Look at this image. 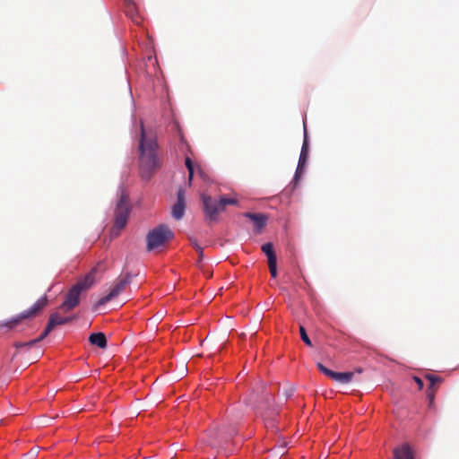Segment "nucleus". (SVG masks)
Returning a JSON list of instances; mask_svg holds the SVG:
<instances>
[{
  "mask_svg": "<svg viewBox=\"0 0 459 459\" xmlns=\"http://www.w3.org/2000/svg\"><path fill=\"white\" fill-rule=\"evenodd\" d=\"M244 216L250 219L254 222L257 231L265 226L268 220L267 216L263 213L246 212Z\"/></svg>",
  "mask_w": 459,
  "mask_h": 459,
  "instance_id": "4468645a",
  "label": "nucleus"
},
{
  "mask_svg": "<svg viewBox=\"0 0 459 459\" xmlns=\"http://www.w3.org/2000/svg\"><path fill=\"white\" fill-rule=\"evenodd\" d=\"M307 154L300 152L298 168L296 169L295 176H294L295 182H297L299 180V177L301 176L303 168L307 162Z\"/></svg>",
  "mask_w": 459,
  "mask_h": 459,
  "instance_id": "f3484780",
  "label": "nucleus"
},
{
  "mask_svg": "<svg viewBox=\"0 0 459 459\" xmlns=\"http://www.w3.org/2000/svg\"><path fill=\"white\" fill-rule=\"evenodd\" d=\"M186 209V200H185V191L182 188H179L177 193V202L172 206V216L176 220H181L185 214Z\"/></svg>",
  "mask_w": 459,
  "mask_h": 459,
  "instance_id": "9b49d317",
  "label": "nucleus"
},
{
  "mask_svg": "<svg viewBox=\"0 0 459 459\" xmlns=\"http://www.w3.org/2000/svg\"><path fill=\"white\" fill-rule=\"evenodd\" d=\"M54 329L52 328V326L48 323L47 324V326L45 328V330L43 331V333L39 335V337L37 338V341L40 342L42 341L43 339H45L48 334L49 333H51Z\"/></svg>",
  "mask_w": 459,
  "mask_h": 459,
  "instance_id": "412c9836",
  "label": "nucleus"
},
{
  "mask_svg": "<svg viewBox=\"0 0 459 459\" xmlns=\"http://www.w3.org/2000/svg\"><path fill=\"white\" fill-rule=\"evenodd\" d=\"M185 163H186V167L188 170V181H189V184H191V181L194 177L195 167H194V164L189 157L186 158Z\"/></svg>",
  "mask_w": 459,
  "mask_h": 459,
  "instance_id": "a211bd4d",
  "label": "nucleus"
},
{
  "mask_svg": "<svg viewBox=\"0 0 459 459\" xmlns=\"http://www.w3.org/2000/svg\"><path fill=\"white\" fill-rule=\"evenodd\" d=\"M89 342L91 344L95 345L100 349H104L107 346V338L103 333H91L89 336Z\"/></svg>",
  "mask_w": 459,
  "mask_h": 459,
  "instance_id": "dca6fc26",
  "label": "nucleus"
},
{
  "mask_svg": "<svg viewBox=\"0 0 459 459\" xmlns=\"http://www.w3.org/2000/svg\"><path fill=\"white\" fill-rule=\"evenodd\" d=\"M262 251L266 255L268 266L273 278L277 276V257L272 243H265L262 246Z\"/></svg>",
  "mask_w": 459,
  "mask_h": 459,
  "instance_id": "9d476101",
  "label": "nucleus"
},
{
  "mask_svg": "<svg viewBox=\"0 0 459 459\" xmlns=\"http://www.w3.org/2000/svg\"><path fill=\"white\" fill-rule=\"evenodd\" d=\"M74 318V316H63L59 312H55L49 316L48 323L55 329L58 325L70 323Z\"/></svg>",
  "mask_w": 459,
  "mask_h": 459,
  "instance_id": "ddd939ff",
  "label": "nucleus"
},
{
  "mask_svg": "<svg viewBox=\"0 0 459 459\" xmlns=\"http://www.w3.org/2000/svg\"><path fill=\"white\" fill-rule=\"evenodd\" d=\"M425 377L429 382V386L428 388V397L431 403L434 399V393H435L434 387L437 385L441 383L442 378L438 376H435V375H431V374H427L425 376Z\"/></svg>",
  "mask_w": 459,
  "mask_h": 459,
  "instance_id": "2eb2a0df",
  "label": "nucleus"
},
{
  "mask_svg": "<svg viewBox=\"0 0 459 459\" xmlns=\"http://www.w3.org/2000/svg\"><path fill=\"white\" fill-rule=\"evenodd\" d=\"M140 131L139 170L142 178L149 180L160 169L161 160L158 154L156 136L145 131L143 122Z\"/></svg>",
  "mask_w": 459,
  "mask_h": 459,
  "instance_id": "f257e3e1",
  "label": "nucleus"
},
{
  "mask_svg": "<svg viewBox=\"0 0 459 459\" xmlns=\"http://www.w3.org/2000/svg\"><path fill=\"white\" fill-rule=\"evenodd\" d=\"M37 342H39V341H37V339H34V340H31L28 342H16L14 344L15 348H21V347H30L34 344H36Z\"/></svg>",
  "mask_w": 459,
  "mask_h": 459,
  "instance_id": "4be33fe9",
  "label": "nucleus"
},
{
  "mask_svg": "<svg viewBox=\"0 0 459 459\" xmlns=\"http://www.w3.org/2000/svg\"><path fill=\"white\" fill-rule=\"evenodd\" d=\"M301 153H306L308 155V143H307V138L305 137L304 139V142H303V144H302V148H301Z\"/></svg>",
  "mask_w": 459,
  "mask_h": 459,
  "instance_id": "5701e85b",
  "label": "nucleus"
},
{
  "mask_svg": "<svg viewBox=\"0 0 459 459\" xmlns=\"http://www.w3.org/2000/svg\"><path fill=\"white\" fill-rule=\"evenodd\" d=\"M201 199L205 216L210 221H216L218 214L225 209L226 205L237 204V200L234 198L221 197L218 201L204 194L201 195Z\"/></svg>",
  "mask_w": 459,
  "mask_h": 459,
  "instance_id": "20e7f679",
  "label": "nucleus"
},
{
  "mask_svg": "<svg viewBox=\"0 0 459 459\" xmlns=\"http://www.w3.org/2000/svg\"><path fill=\"white\" fill-rule=\"evenodd\" d=\"M129 211L130 207L128 195L125 192H122L114 211L115 224L114 229L112 230L113 236H118L119 231L126 227L127 223Z\"/></svg>",
  "mask_w": 459,
  "mask_h": 459,
  "instance_id": "423d86ee",
  "label": "nucleus"
},
{
  "mask_svg": "<svg viewBox=\"0 0 459 459\" xmlns=\"http://www.w3.org/2000/svg\"><path fill=\"white\" fill-rule=\"evenodd\" d=\"M414 380L417 383L419 389H422V387L424 385L422 380L418 377H414Z\"/></svg>",
  "mask_w": 459,
  "mask_h": 459,
  "instance_id": "393cba45",
  "label": "nucleus"
},
{
  "mask_svg": "<svg viewBox=\"0 0 459 459\" xmlns=\"http://www.w3.org/2000/svg\"><path fill=\"white\" fill-rule=\"evenodd\" d=\"M48 305V297L44 295L39 299L29 309L24 310L17 316L1 324L2 327L14 328L22 320L36 316Z\"/></svg>",
  "mask_w": 459,
  "mask_h": 459,
  "instance_id": "0eeeda50",
  "label": "nucleus"
},
{
  "mask_svg": "<svg viewBox=\"0 0 459 459\" xmlns=\"http://www.w3.org/2000/svg\"><path fill=\"white\" fill-rule=\"evenodd\" d=\"M196 252L199 255V259H198V263H199V262H201V260L203 259V256H204V252H203L202 247L196 246Z\"/></svg>",
  "mask_w": 459,
  "mask_h": 459,
  "instance_id": "b1692460",
  "label": "nucleus"
},
{
  "mask_svg": "<svg viewBox=\"0 0 459 459\" xmlns=\"http://www.w3.org/2000/svg\"><path fill=\"white\" fill-rule=\"evenodd\" d=\"M124 2L128 7L134 6V0H124Z\"/></svg>",
  "mask_w": 459,
  "mask_h": 459,
  "instance_id": "a878e982",
  "label": "nucleus"
},
{
  "mask_svg": "<svg viewBox=\"0 0 459 459\" xmlns=\"http://www.w3.org/2000/svg\"><path fill=\"white\" fill-rule=\"evenodd\" d=\"M131 282V275L126 273L123 277L119 278L117 281L115 282L114 286L110 289L108 295L100 299L95 304V309H98L100 307L105 305L109 302L118 295H120Z\"/></svg>",
  "mask_w": 459,
  "mask_h": 459,
  "instance_id": "6e6552de",
  "label": "nucleus"
},
{
  "mask_svg": "<svg viewBox=\"0 0 459 459\" xmlns=\"http://www.w3.org/2000/svg\"><path fill=\"white\" fill-rule=\"evenodd\" d=\"M393 454L394 459H415L413 451L408 444L395 447Z\"/></svg>",
  "mask_w": 459,
  "mask_h": 459,
  "instance_id": "f8f14e48",
  "label": "nucleus"
},
{
  "mask_svg": "<svg viewBox=\"0 0 459 459\" xmlns=\"http://www.w3.org/2000/svg\"><path fill=\"white\" fill-rule=\"evenodd\" d=\"M237 434L235 427L212 426L207 432L206 443L212 448H224L225 445Z\"/></svg>",
  "mask_w": 459,
  "mask_h": 459,
  "instance_id": "7ed1b4c3",
  "label": "nucleus"
},
{
  "mask_svg": "<svg viewBox=\"0 0 459 459\" xmlns=\"http://www.w3.org/2000/svg\"><path fill=\"white\" fill-rule=\"evenodd\" d=\"M96 268L92 269L87 275L80 279L67 292L65 301L58 309L64 313L73 310L80 303V295L82 291L89 290L95 281Z\"/></svg>",
  "mask_w": 459,
  "mask_h": 459,
  "instance_id": "f03ea898",
  "label": "nucleus"
},
{
  "mask_svg": "<svg viewBox=\"0 0 459 459\" xmlns=\"http://www.w3.org/2000/svg\"><path fill=\"white\" fill-rule=\"evenodd\" d=\"M174 238V233L167 225H160L150 230L146 236L147 250L152 251L163 247L167 242Z\"/></svg>",
  "mask_w": 459,
  "mask_h": 459,
  "instance_id": "39448f33",
  "label": "nucleus"
},
{
  "mask_svg": "<svg viewBox=\"0 0 459 459\" xmlns=\"http://www.w3.org/2000/svg\"><path fill=\"white\" fill-rule=\"evenodd\" d=\"M54 329L52 328V326L48 323L47 324V326L45 328V330L43 331V333L39 335V337L37 338V341L40 342L42 341L43 339H45L48 334L49 333H51Z\"/></svg>",
  "mask_w": 459,
  "mask_h": 459,
  "instance_id": "aec40b11",
  "label": "nucleus"
},
{
  "mask_svg": "<svg viewBox=\"0 0 459 459\" xmlns=\"http://www.w3.org/2000/svg\"><path fill=\"white\" fill-rule=\"evenodd\" d=\"M299 333H300V337L302 339V341L309 347L312 346V342H311V340L309 339L307 333V331L305 329V327L303 325H300L299 326Z\"/></svg>",
  "mask_w": 459,
  "mask_h": 459,
  "instance_id": "6ab92c4d",
  "label": "nucleus"
},
{
  "mask_svg": "<svg viewBox=\"0 0 459 459\" xmlns=\"http://www.w3.org/2000/svg\"><path fill=\"white\" fill-rule=\"evenodd\" d=\"M191 240V244L192 246L194 247V248L196 250V246H199V244L197 243V241L195 239H190Z\"/></svg>",
  "mask_w": 459,
  "mask_h": 459,
  "instance_id": "bb28decb",
  "label": "nucleus"
},
{
  "mask_svg": "<svg viewBox=\"0 0 459 459\" xmlns=\"http://www.w3.org/2000/svg\"><path fill=\"white\" fill-rule=\"evenodd\" d=\"M317 368L320 372L330 377L331 379L342 383L347 384L351 381L354 373L353 372H334L329 368H327L325 366H324L322 363H317Z\"/></svg>",
  "mask_w": 459,
  "mask_h": 459,
  "instance_id": "1a4fd4ad",
  "label": "nucleus"
}]
</instances>
